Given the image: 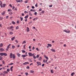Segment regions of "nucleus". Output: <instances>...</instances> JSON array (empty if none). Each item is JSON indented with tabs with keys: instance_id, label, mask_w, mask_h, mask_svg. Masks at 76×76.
<instances>
[{
	"instance_id": "nucleus-1",
	"label": "nucleus",
	"mask_w": 76,
	"mask_h": 76,
	"mask_svg": "<svg viewBox=\"0 0 76 76\" xmlns=\"http://www.w3.org/2000/svg\"><path fill=\"white\" fill-rule=\"evenodd\" d=\"M28 56L29 57H31L32 56H33V57L34 59H36L37 58V57L35 56V55L36 54L35 53H28Z\"/></svg>"
},
{
	"instance_id": "nucleus-2",
	"label": "nucleus",
	"mask_w": 76,
	"mask_h": 76,
	"mask_svg": "<svg viewBox=\"0 0 76 76\" xmlns=\"http://www.w3.org/2000/svg\"><path fill=\"white\" fill-rule=\"evenodd\" d=\"M10 58H13L14 59H15V54H13L12 53H11L10 54Z\"/></svg>"
},
{
	"instance_id": "nucleus-3",
	"label": "nucleus",
	"mask_w": 76,
	"mask_h": 76,
	"mask_svg": "<svg viewBox=\"0 0 76 76\" xmlns=\"http://www.w3.org/2000/svg\"><path fill=\"white\" fill-rule=\"evenodd\" d=\"M0 56H7V54L6 53H0Z\"/></svg>"
},
{
	"instance_id": "nucleus-4",
	"label": "nucleus",
	"mask_w": 76,
	"mask_h": 76,
	"mask_svg": "<svg viewBox=\"0 0 76 76\" xmlns=\"http://www.w3.org/2000/svg\"><path fill=\"white\" fill-rule=\"evenodd\" d=\"M36 63L37 64V66H41V63L39 61L37 62Z\"/></svg>"
},
{
	"instance_id": "nucleus-5",
	"label": "nucleus",
	"mask_w": 76,
	"mask_h": 76,
	"mask_svg": "<svg viewBox=\"0 0 76 76\" xmlns=\"http://www.w3.org/2000/svg\"><path fill=\"white\" fill-rule=\"evenodd\" d=\"M64 32H66V33H67L68 34H69L70 31L69 30L67 31V30H64Z\"/></svg>"
},
{
	"instance_id": "nucleus-6",
	"label": "nucleus",
	"mask_w": 76,
	"mask_h": 76,
	"mask_svg": "<svg viewBox=\"0 0 76 76\" xmlns=\"http://www.w3.org/2000/svg\"><path fill=\"white\" fill-rule=\"evenodd\" d=\"M44 57L46 58V59H47L45 61V63H47V61H48V58L45 55H44Z\"/></svg>"
},
{
	"instance_id": "nucleus-7",
	"label": "nucleus",
	"mask_w": 76,
	"mask_h": 76,
	"mask_svg": "<svg viewBox=\"0 0 76 76\" xmlns=\"http://www.w3.org/2000/svg\"><path fill=\"white\" fill-rule=\"evenodd\" d=\"M48 46H47V48H49V47H51L52 46V45H51V44H48Z\"/></svg>"
},
{
	"instance_id": "nucleus-8",
	"label": "nucleus",
	"mask_w": 76,
	"mask_h": 76,
	"mask_svg": "<svg viewBox=\"0 0 76 76\" xmlns=\"http://www.w3.org/2000/svg\"><path fill=\"white\" fill-rule=\"evenodd\" d=\"M29 64V63L28 62H25L24 63H23V65H26V64Z\"/></svg>"
},
{
	"instance_id": "nucleus-9",
	"label": "nucleus",
	"mask_w": 76,
	"mask_h": 76,
	"mask_svg": "<svg viewBox=\"0 0 76 76\" xmlns=\"http://www.w3.org/2000/svg\"><path fill=\"white\" fill-rule=\"evenodd\" d=\"M0 51L1 52H3V51H4V49L3 48H0Z\"/></svg>"
},
{
	"instance_id": "nucleus-10",
	"label": "nucleus",
	"mask_w": 76,
	"mask_h": 76,
	"mask_svg": "<svg viewBox=\"0 0 76 76\" xmlns=\"http://www.w3.org/2000/svg\"><path fill=\"white\" fill-rule=\"evenodd\" d=\"M50 50L52 52H53L54 53H55V52H56V50H55V49H53V48L51 49H50Z\"/></svg>"
},
{
	"instance_id": "nucleus-11",
	"label": "nucleus",
	"mask_w": 76,
	"mask_h": 76,
	"mask_svg": "<svg viewBox=\"0 0 76 76\" xmlns=\"http://www.w3.org/2000/svg\"><path fill=\"white\" fill-rule=\"evenodd\" d=\"M27 56H28V54H26V55H23L21 56V57H25Z\"/></svg>"
},
{
	"instance_id": "nucleus-12",
	"label": "nucleus",
	"mask_w": 76,
	"mask_h": 76,
	"mask_svg": "<svg viewBox=\"0 0 76 76\" xmlns=\"http://www.w3.org/2000/svg\"><path fill=\"white\" fill-rule=\"evenodd\" d=\"M6 4H3L2 6V5L1 7H4V8L5 7V6H6Z\"/></svg>"
},
{
	"instance_id": "nucleus-13",
	"label": "nucleus",
	"mask_w": 76,
	"mask_h": 76,
	"mask_svg": "<svg viewBox=\"0 0 76 76\" xmlns=\"http://www.w3.org/2000/svg\"><path fill=\"white\" fill-rule=\"evenodd\" d=\"M28 13H29V15L30 16H32V14L31 13V11H28Z\"/></svg>"
},
{
	"instance_id": "nucleus-14",
	"label": "nucleus",
	"mask_w": 76,
	"mask_h": 76,
	"mask_svg": "<svg viewBox=\"0 0 76 76\" xmlns=\"http://www.w3.org/2000/svg\"><path fill=\"white\" fill-rule=\"evenodd\" d=\"M38 19V17H36V18H34L33 19V20L34 21H35V20H37V19Z\"/></svg>"
},
{
	"instance_id": "nucleus-15",
	"label": "nucleus",
	"mask_w": 76,
	"mask_h": 76,
	"mask_svg": "<svg viewBox=\"0 0 76 76\" xmlns=\"http://www.w3.org/2000/svg\"><path fill=\"white\" fill-rule=\"evenodd\" d=\"M34 72H35L34 70H31L30 71V73H34Z\"/></svg>"
},
{
	"instance_id": "nucleus-16",
	"label": "nucleus",
	"mask_w": 76,
	"mask_h": 76,
	"mask_svg": "<svg viewBox=\"0 0 76 76\" xmlns=\"http://www.w3.org/2000/svg\"><path fill=\"white\" fill-rule=\"evenodd\" d=\"M17 56L18 57H19L21 55L20 53H17Z\"/></svg>"
},
{
	"instance_id": "nucleus-17",
	"label": "nucleus",
	"mask_w": 76,
	"mask_h": 76,
	"mask_svg": "<svg viewBox=\"0 0 76 76\" xmlns=\"http://www.w3.org/2000/svg\"><path fill=\"white\" fill-rule=\"evenodd\" d=\"M15 39V37H14L11 38L12 41H13Z\"/></svg>"
},
{
	"instance_id": "nucleus-18",
	"label": "nucleus",
	"mask_w": 76,
	"mask_h": 76,
	"mask_svg": "<svg viewBox=\"0 0 76 76\" xmlns=\"http://www.w3.org/2000/svg\"><path fill=\"white\" fill-rule=\"evenodd\" d=\"M42 60V57H40L38 59L39 61H41Z\"/></svg>"
},
{
	"instance_id": "nucleus-19",
	"label": "nucleus",
	"mask_w": 76,
	"mask_h": 76,
	"mask_svg": "<svg viewBox=\"0 0 76 76\" xmlns=\"http://www.w3.org/2000/svg\"><path fill=\"white\" fill-rule=\"evenodd\" d=\"M13 66H12L10 68V70H11V72H12V71H13Z\"/></svg>"
},
{
	"instance_id": "nucleus-20",
	"label": "nucleus",
	"mask_w": 76,
	"mask_h": 76,
	"mask_svg": "<svg viewBox=\"0 0 76 76\" xmlns=\"http://www.w3.org/2000/svg\"><path fill=\"white\" fill-rule=\"evenodd\" d=\"M5 12H5V11H4L3 12H2L1 14V15H3H3H4V14H5Z\"/></svg>"
},
{
	"instance_id": "nucleus-21",
	"label": "nucleus",
	"mask_w": 76,
	"mask_h": 76,
	"mask_svg": "<svg viewBox=\"0 0 76 76\" xmlns=\"http://www.w3.org/2000/svg\"><path fill=\"white\" fill-rule=\"evenodd\" d=\"M28 15H27L24 18L25 19H28Z\"/></svg>"
},
{
	"instance_id": "nucleus-22",
	"label": "nucleus",
	"mask_w": 76,
	"mask_h": 76,
	"mask_svg": "<svg viewBox=\"0 0 76 76\" xmlns=\"http://www.w3.org/2000/svg\"><path fill=\"white\" fill-rule=\"evenodd\" d=\"M27 29L26 31H27V32H29V28L28 27H27Z\"/></svg>"
},
{
	"instance_id": "nucleus-23",
	"label": "nucleus",
	"mask_w": 76,
	"mask_h": 76,
	"mask_svg": "<svg viewBox=\"0 0 76 76\" xmlns=\"http://www.w3.org/2000/svg\"><path fill=\"white\" fill-rule=\"evenodd\" d=\"M3 73H4V74H8V72L7 71H5L3 72Z\"/></svg>"
},
{
	"instance_id": "nucleus-24",
	"label": "nucleus",
	"mask_w": 76,
	"mask_h": 76,
	"mask_svg": "<svg viewBox=\"0 0 76 76\" xmlns=\"http://www.w3.org/2000/svg\"><path fill=\"white\" fill-rule=\"evenodd\" d=\"M26 42L25 41H24L23 42L22 44H26Z\"/></svg>"
},
{
	"instance_id": "nucleus-25",
	"label": "nucleus",
	"mask_w": 76,
	"mask_h": 76,
	"mask_svg": "<svg viewBox=\"0 0 76 76\" xmlns=\"http://www.w3.org/2000/svg\"><path fill=\"white\" fill-rule=\"evenodd\" d=\"M12 49H14V48H15V46L12 45Z\"/></svg>"
},
{
	"instance_id": "nucleus-26",
	"label": "nucleus",
	"mask_w": 76,
	"mask_h": 76,
	"mask_svg": "<svg viewBox=\"0 0 76 76\" xmlns=\"http://www.w3.org/2000/svg\"><path fill=\"white\" fill-rule=\"evenodd\" d=\"M30 11H31V12H35V10H33V9H31L30 10Z\"/></svg>"
},
{
	"instance_id": "nucleus-27",
	"label": "nucleus",
	"mask_w": 76,
	"mask_h": 76,
	"mask_svg": "<svg viewBox=\"0 0 76 76\" xmlns=\"http://www.w3.org/2000/svg\"><path fill=\"white\" fill-rule=\"evenodd\" d=\"M20 18L21 19V21H22V20H23V17H20Z\"/></svg>"
},
{
	"instance_id": "nucleus-28",
	"label": "nucleus",
	"mask_w": 76,
	"mask_h": 76,
	"mask_svg": "<svg viewBox=\"0 0 76 76\" xmlns=\"http://www.w3.org/2000/svg\"><path fill=\"white\" fill-rule=\"evenodd\" d=\"M3 45V43H1L0 44V47H2Z\"/></svg>"
},
{
	"instance_id": "nucleus-29",
	"label": "nucleus",
	"mask_w": 76,
	"mask_h": 76,
	"mask_svg": "<svg viewBox=\"0 0 76 76\" xmlns=\"http://www.w3.org/2000/svg\"><path fill=\"white\" fill-rule=\"evenodd\" d=\"M19 26H17L16 28L15 29H19Z\"/></svg>"
},
{
	"instance_id": "nucleus-30",
	"label": "nucleus",
	"mask_w": 76,
	"mask_h": 76,
	"mask_svg": "<svg viewBox=\"0 0 76 76\" xmlns=\"http://www.w3.org/2000/svg\"><path fill=\"white\" fill-rule=\"evenodd\" d=\"M9 34H10V35H12V34H13V33L12 31H11L9 33Z\"/></svg>"
},
{
	"instance_id": "nucleus-31",
	"label": "nucleus",
	"mask_w": 76,
	"mask_h": 76,
	"mask_svg": "<svg viewBox=\"0 0 76 76\" xmlns=\"http://www.w3.org/2000/svg\"><path fill=\"white\" fill-rule=\"evenodd\" d=\"M21 51L23 53H25V50H22Z\"/></svg>"
},
{
	"instance_id": "nucleus-32",
	"label": "nucleus",
	"mask_w": 76,
	"mask_h": 76,
	"mask_svg": "<svg viewBox=\"0 0 76 76\" xmlns=\"http://www.w3.org/2000/svg\"><path fill=\"white\" fill-rule=\"evenodd\" d=\"M39 55H37L36 56V58H39Z\"/></svg>"
},
{
	"instance_id": "nucleus-33",
	"label": "nucleus",
	"mask_w": 76,
	"mask_h": 76,
	"mask_svg": "<svg viewBox=\"0 0 76 76\" xmlns=\"http://www.w3.org/2000/svg\"><path fill=\"white\" fill-rule=\"evenodd\" d=\"M9 15H12L13 14V12H9Z\"/></svg>"
},
{
	"instance_id": "nucleus-34",
	"label": "nucleus",
	"mask_w": 76,
	"mask_h": 76,
	"mask_svg": "<svg viewBox=\"0 0 76 76\" xmlns=\"http://www.w3.org/2000/svg\"><path fill=\"white\" fill-rule=\"evenodd\" d=\"M12 23L13 24V25H15V23L14 21H12Z\"/></svg>"
},
{
	"instance_id": "nucleus-35",
	"label": "nucleus",
	"mask_w": 76,
	"mask_h": 76,
	"mask_svg": "<svg viewBox=\"0 0 76 76\" xmlns=\"http://www.w3.org/2000/svg\"><path fill=\"white\" fill-rule=\"evenodd\" d=\"M24 13H25V14H26V13H28V11H24Z\"/></svg>"
},
{
	"instance_id": "nucleus-36",
	"label": "nucleus",
	"mask_w": 76,
	"mask_h": 76,
	"mask_svg": "<svg viewBox=\"0 0 76 76\" xmlns=\"http://www.w3.org/2000/svg\"><path fill=\"white\" fill-rule=\"evenodd\" d=\"M3 64H5V62H4V61H2Z\"/></svg>"
},
{
	"instance_id": "nucleus-37",
	"label": "nucleus",
	"mask_w": 76,
	"mask_h": 76,
	"mask_svg": "<svg viewBox=\"0 0 76 76\" xmlns=\"http://www.w3.org/2000/svg\"><path fill=\"white\" fill-rule=\"evenodd\" d=\"M36 49L37 51H39V49L38 48H36Z\"/></svg>"
},
{
	"instance_id": "nucleus-38",
	"label": "nucleus",
	"mask_w": 76,
	"mask_h": 76,
	"mask_svg": "<svg viewBox=\"0 0 76 76\" xmlns=\"http://www.w3.org/2000/svg\"><path fill=\"white\" fill-rule=\"evenodd\" d=\"M51 72L52 73H54V71H53V70H51Z\"/></svg>"
},
{
	"instance_id": "nucleus-39",
	"label": "nucleus",
	"mask_w": 76,
	"mask_h": 76,
	"mask_svg": "<svg viewBox=\"0 0 76 76\" xmlns=\"http://www.w3.org/2000/svg\"><path fill=\"white\" fill-rule=\"evenodd\" d=\"M3 59V57L1 56H0V60H1Z\"/></svg>"
},
{
	"instance_id": "nucleus-40",
	"label": "nucleus",
	"mask_w": 76,
	"mask_h": 76,
	"mask_svg": "<svg viewBox=\"0 0 76 76\" xmlns=\"http://www.w3.org/2000/svg\"><path fill=\"white\" fill-rule=\"evenodd\" d=\"M75 75V73L74 72H72L71 74V75L72 76H73V75Z\"/></svg>"
},
{
	"instance_id": "nucleus-41",
	"label": "nucleus",
	"mask_w": 76,
	"mask_h": 76,
	"mask_svg": "<svg viewBox=\"0 0 76 76\" xmlns=\"http://www.w3.org/2000/svg\"><path fill=\"white\" fill-rule=\"evenodd\" d=\"M1 3L0 4V5H1V7L2 6V4H3V3L1 1H0Z\"/></svg>"
},
{
	"instance_id": "nucleus-42",
	"label": "nucleus",
	"mask_w": 76,
	"mask_h": 76,
	"mask_svg": "<svg viewBox=\"0 0 76 76\" xmlns=\"http://www.w3.org/2000/svg\"><path fill=\"white\" fill-rule=\"evenodd\" d=\"M10 29H13V28H14V27L13 26H11L10 27Z\"/></svg>"
},
{
	"instance_id": "nucleus-43",
	"label": "nucleus",
	"mask_w": 76,
	"mask_h": 76,
	"mask_svg": "<svg viewBox=\"0 0 76 76\" xmlns=\"http://www.w3.org/2000/svg\"><path fill=\"white\" fill-rule=\"evenodd\" d=\"M10 45H11V44H9L7 47V48H9V47H10Z\"/></svg>"
},
{
	"instance_id": "nucleus-44",
	"label": "nucleus",
	"mask_w": 76,
	"mask_h": 76,
	"mask_svg": "<svg viewBox=\"0 0 76 76\" xmlns=\"http://www.w3.org/2000/svg\"><path fill=\"white\" fill-rule=\"evenodd\" d=\"M12 10L11 9H8V12H12Z\"/></svg>"
},
{
	"instance_id": "nucleus-45",
	"label": "nucleus",
	"mask_w": 76,
	"mask_h": 76,
	"mask_svg": "<svg viewBox=\"0 0 76 76\" xmlns=\"http://www.w3.org/2000/svg\"><path fill=\"white\" fill-rule=\"evenodd\" d=\"M32 23V22L31 21L28 23L29 25H31Z\"/></svg>"
},
{
	"instance_id": "nucleus-46",
	"label": "nucleus",
	"mask_w": 76,
	"mask_h": 76,
	"mask_svg": "<svg viewBox=\"0 0 76 76\" xmlns=\"http://www.w3.org/2000/svg\"><path fill=\"white\" fill-rule=\"evenodd\" d=\"M3 19V18L1 17H0V20H2Z\"/></svg>"
},
{
	"instance_id": "nucleus-47",
	"label": "nucleus",
	"mask_w": 76,
	"mask_h": 76,
	"mask_svg": "<svg viewBox=\"0 0 76 76\" xmlns=\"http://www.w3.org/2000/svg\"><path fill=\"white\" fill-rule=\"evenodd\" d=\"M22 0H19V3H22Z\"/></svg>"
},
{
	"instance_id": "nucleus-48",
	"label": "nucleus",
	"mask_w": 76,
	"mask_h": 76,
	"mask_svg": "<svg viewBox=\"0 0 76 76\" xmlns=\"http://www.w3.org/2000/svg\"><path fill=\"white\" fill-rule=\"evenodd\" d=\"M7 72H10V69H7Z\"/></svg>"
},
{
	"instance_id": "nucleus-49",
	"label": "nucleus",
	"mask_w": 76,
	"mask_h": 76,
	"mask_svg": "<svg viewBox=\"0 0 76 76\" xmlns=\"http://www.w3.org/2000/svg\"><path fill=\"white\" fill-rule=\"evenodd\" d=\"M25 74L26 75V76H28V75H29V74H28V72H26V73H25Z\"/></svg>"
},
{
	"instance_id": "nucleus-50",
	"label": "nucleus",
	"mask_w": 76,
	"mask_h": 76,
	"mask_svg": "<svg viewBox=\"0 0 76 76\" xmlns=\"http://www.w3.org/2000/svg\"><path fill=\"white\" fill-rule=\"evenodd\" d=\"M16 1L17 3H19V0H16Z\"/></svg>"
},
{
	"instance_id": "nucleus-51",
	"label": "nucleus",
	"mask_w": 76,
	"mask_h": 76,
	"mask_svg": "<svg viewBox=\"0 0 76 76\" xmlns=\"http://www.w3.org/2000/svg\"><path fill=\"white\" fill-rule=\"evenodd\" d=\"M15 42H16V43H18V40H15Z\"/></svg>"
},
{
	"instance_id": "nucleus-52",
	"label": "nucleus",
	"mask_w": 76,
	"mask_h": 76,
	"mask_svg": "<svg viewBox=\"0 0 76 76\" xmlns=\"http://www.w3.org/2000/svg\"><path fill=\"white\" fill-rule=\"evenodd\" d=\"M13 64H14L12 63L10 64H8V65H13Z\"/></svg>"
},
{
	"instance_id": "nucleus-53",
	"label": "nucleus",
	"mask_w": 76,
	"mask_h": 76,
	"mask_svg": "<svg viewBox=\"0 0 76 76\" xmlns=\"http://www.w3.org/2000/svg\"><path fill=\"white\" fill-rule=\"evenodd\" d=\"M34 15H37V12H35L34 13Z\"/></svg>"
},
{
	"instance_id": "nucleus-54",
	"label": "nucleus",
	"mask_w": 76,
	"mask_h": 76,
	"mask_svg": "<svg viewBox=\"0 0 76 76\" xmlns=\"http://www.w3.org/2000/svg\"><path fill=\"white\" fill-rule=\"evenodd\" d=\"M9 6H10L11 7H12V4H9Z\"/></svg>"
},
{
	"instance_id": "nucleus-55",
	"label": "nucleus",
	"mask_w": 76,
	"mask_h": 76,
	"mask_svg": "<svg viewBox=\"0 0 76 76\" xmlns=\"http://www.w3.org/2000/svg\"><path fill=\"white\" fill-rule=\"evenodd\" d=\"M45 65H44V64H42V67H44Z\"/></svg>"
},
{
	"instance_id": "nucleus-56",
	"label": "nucleus",
	"mask_w": 76,
	"mask_h": 76,
	"mask_svg": "<svg viewBox=\"0 0 76 76\" xmlns=\"http://www.w3.org/2000/svg\"><path fill=\"white\" fill-rule=\"evenodd\" d=\"M25 46H26V45H23V48H25Z\"/></svg>"
},
{
	"instance_id": "nucleus-57",
	"label": "nucleus",
	"mask_w": 76,
	"mask_h": 76,
	"mask_svg": "<svg viewBox=\"0 0 76 76\" xmlns=\"http://www.w3.org/2000/svg\"><path fill=\"white\" fill-rule=\"evenodd\" d=\"M15 10H18V9L17 8H15Z\"/></svg>"
},
{
	"instance_id": "nucleus-58",
	"label": "nucleus",
	"mask_w": 76,
	"mask_h": 76,
	"mask_svg": "<svg viewBox=\"0 0 76 76\" xmlns=\"http://www.w3.org/2000/svg\"><path fill=\"white\" fill-rule=\"evenodd\" d=\"M8 50H9V48H7L6 49V51H8Z\"/></svg>"
},
{
	"instance_id": "nucleus-59",
	"label": "nucleus",
	"mask_w": 76,
	"mask_h": 76,
	"mask_svg": "<svg viewBox=\"0 0 76 76\" xmlns=\"http://www.w3.org/2000/svg\"><path fill=\"white\" fill-rule=\"evenodd\" d=\"M32 49L33 50H34V49H35V47H33L32 48Z\"/></svg>"
},
{
	"instance_id": "nucleus-60",
	"label": "nucleus",
	"mask_w": 76,
	"mask_h": 76,
	"mask_svg": "<svg viewBox=\"0 0 76 76\" xmlns=\"http://www.w3.org/2000/svg\"><path fill=\"white\" fill-rule=\"evenodd\" d=\"M26 68L28 69H29V66H28L26 67Z\"/></svg>"
},
{
	"instance_id": "nucleus-61",
	"label": "nucleus",
	"mask_w": 76,
	"mask_h": 76,
	"mask_svg": "<svg viewBox=\"0 0 76 76\" xmlns=\"http://www.w3.org/2000/svg\"><path fill=\"white\" fill-rule=\"evenodd\" d=\"M32 9H35V7H34V6H32Z\"/></svg>"
},
{
	"instance_id": "nucleus-62",
	"label": "nucleus",
	"mask_w": 76,
	"mask_h": 76,
	"mask_svg": "<svg viewBox=\"0 0 76 76\" xmlns=\"http://www.w3.org/2000/svg\"><path fill=\"white\" fill-rule=\"evenodd\" d=\"M38 45H39V46H41V45L40 43H39L38 44Z\"/></svg>"
},
{
	"instance_id": "nucleus-63",
	"label": "nucleus",
	"mask_w": 76,
	"mask_h": 76,
	"mask_svg": "<svg viewBox=\"0 0 76 76\" xmlns=\"http://www.w3.org/2000/svg\"><path fill=\"white\" fill-rule=\"evenodd\" d=\"M24 15H25V14H24L23 13H22V15L23 16H24Z\"/></svg>"
},
{
	"instance_id": "nucleus-64",
	"label": "nucleus",
	"mask_w": 76,
	"mask_h": 76,
	"mask_svg": "<svg viewBox=\"0 0 76 76\" xmlns=\"http://www.w3.org/2000/svg\"><path fill=\"white\" fill-rule=\"evenodd\" d=\"M8 18H9V16H6V19H8Z\"/></svg>"
}]
</instances>
